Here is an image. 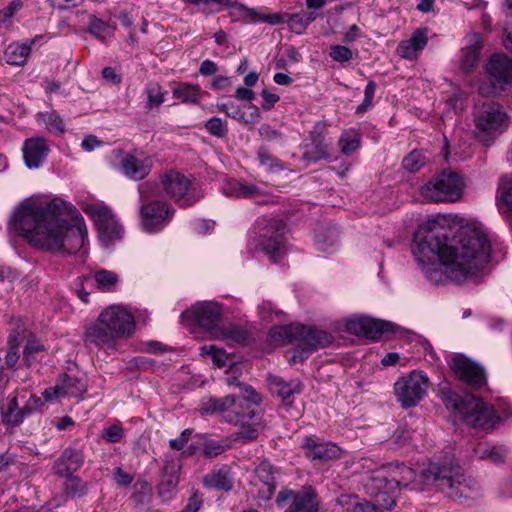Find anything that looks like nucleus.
Returning a JSON list of instances; mask_svg holds the SVG:
<instances>
[{
	"label": "nucleus",
	"instance_id": "obj_1",
	"mask_svg": "<svg viewBox=\"0 0 512 512\" xmlns=\"http://www.w3.org/2000/svg\"><path fill=\"white\" fill-rule=\"evenodd\" d=\"M413 256L427 280L445 285L476 279L487 267L491 244L477 229H451L428 221L419 226L411 244Z\"/></svg>",
	"mask_w": 512,
	"mask_h": 512
},
{
	"label": "nucleus",
	"instance_id": "obj_2",
	"mask_svg": "<svg viewBox=\"0 0 512 512\" xmlns=\"http://www.w3.org/2000/svg\"><path fill=\"white\" fill-rule=\"evenodd\" d=\"M10 224L30 245L62 255L84 249L88 234L81 213L60 197L24 200Z\"/></svg>",
	"mask_w": 512,
	"mask_h": 512
},
{
	"label": "nucleus",
	"instance_id": "obj_3",
	"mask_svg": "<svg viewBox=\"0 0 512 512\" xmlns=\"http://www.w3.org/2000/svg\"><path fill=\"white\" fill-rule=\"evenodd\" d=\"M270 336L274 340L295 343L299 346L290 358V362L294 364L302 363L318 348L326 347L333 342V337L328 332L300 324L274 328Z\"/></svg>",
	"mask_w": 512,
	"mask_h": 512
},
{
	"label": "nucleus",
	"instance_id": "obj_4",
	"mask_svg": "<svg viewBox=\"0 0 512 512\" xmlns=\"http://www.w3.org/2000/svg\"><path fill=\"white\" fill-rule=\"evenodd\" d=\"M241 394L233 408V414L226 416V422L241 426L239 431L232 433L229 437L234 445H247L258 437V431L249 422L258 424L261 398L251 386H244Z\"/></svg>",
	"mask_w": 512,
	"mask_h": 512
},
{
	"label": "nucleus",
	"instance_id": "obj_5",
	"mask_svg": "<svg viewBox=\"0 0 512 512\" xmlns=\"http://www.w3.org/2000/svg\"><path fill=\"white\" fill-rule=\"evenodd\" d=\"M139 199L141 202L140 216L143 230L149 233L162 230L170 221L173 211L167 203L154 200L158 188L151 182H143L138 186Z\"/></svg>",
	"mask_w": 512,
	"mask_h": 512
},
{
	"label": "nucleus",
	"instance_id": "obj_6",
	"mask_svg": "<svg viewBox=\"0 0 512 512\" xmlns=\"http://www.w3.org/2000/svg\"><path fill=\"white\" fill-rule=\"evenodd\" d=\"M421 476L427 484H436L441 489H448V494L452 498L461 497L467 488L462 468L454 464L453 459L441 463L431 462L426 469L422 470Z\"/></svg>",
	"mask_w": 512,
	"mask_h": 512
},
{
	"label": "nucleus",
	"instance_id": "obj_7",
	"mask_svg": "<svg viewBox=\"0 0 512 512\" xmlns=\"http://www.w3.org/2000/svg\"><path fill=\"white\" fill-rule=\"evenodd\" d=\"M368 477V490L371 494L379 487L396 499V492L408 487L416 478L415 471L404 464H387L373 471Z\"/></svg>",
	"mask_w": 512,
	"mask_h": 512
},
{
	"label": "nucleus",
	"instance_id": "obj_8",
	"mask_svg": "<svg viewBox=\"0 0 512 512\" xmlns=\"http://www.w3.org/2000/svg\"><path fill=\"white\" fill-rule=\"evenodd\" d=\"M464 189V180L456 172L443 171L425 183L420 193L428 202L453 203L458 201Z\"/></svg>",
	"mask_w": 512,
	"mask_h": 512
},
{
	"label": "nucleus",
	"instance_id": "obj_9",
	"mask_svg": "<svg viewBox=\"0 0 512 512\" xmlns=\"http://www.w3.org/2000/svg\"><path fill=\"white\" fill-rule=\"evenodd\" d=\"M474 124L477 139L488 145L508 128L509 118L499 105L485 103L475 112Z\"/></svg>",
	"mask_w": 512,
	"mask_h": 512
},
{
	"label": "nucleus",
	"instance_id": "obj_10",
	"mask_svg": "<svg viewBox=\"0 0 512 512\" xmlns=\"http://www.w3.org/2000/svg\"><path fill=\"white\" fill-rule=\"evenodd\" d=\"M260 245L273 262L280 260L286 251L285 223L276 217H262L257 221Z\"/></svg>",
	"mask_w": 512,
	"mask_h": 512
},
{
	"label": "nucleus",
	"instance_id": "obj_11",
	"mask_svg": "<svg viewBox=\"0 0 512 512\" xmlns=\"http://www.w3.org/2000/svg\"><path fill=\"white\" fill-rule=\"evenodd\" d=\"M165 193L179 206L188 207L199 201L202 194L191 185L190 179L177 171H169L161 178Z\"/></svg>",
	"mask_w": 512,
	"mask_h": 512
},
{
	"label": "nucleus",
	"instance_id": "obj_12",
	"mask_svg": "<svg viewBox=\"0 0 512 512\" xmlns=\"http://www.w3.org/2000/svg\"><path fill=\"white\" fill-rule=\"evenodd\" d=\"M428 385V377L422 371L413 370L396 381L394 392L404 408L414 407L426 395Z\"/></svg>",
	"mask_w": 512,
	"mask_h": 512
},
{
	"label": "nucleus",
	"instance_id": "obj_13",
	"mask_svg": "<svg viewBox=\"0 0 512 512\" xmlns=\"http://www.w3.org/2000/svg\"><path fill=\"white\" fill-rule=\"evenodd\" d=\"M490 86L480 85L479 92L484 96L496 95L504 86L512 84V60L504 54L493 55L486 65Z\"/></svg>",
	"mask_w": 512,
	"mask_h": 512
},
{
	"label": "nucleus",
	"instance_id": "obj_14",
	"mask_svg": "<svg viewBox=\"0 0 512 512\" xmlns=\"http://www.w3.org/2000/svg\"><path fill=\"white\" fill-rule=\"evenodd\" d=\"M461 418L467 425L484 431L493 430L503 421L493 406L475 396L469 398L468 406Z\"/></svg>",
	"mask_w": 512,
	"mask_h": 512
},
{
	"label": "nucleus",
	"instance_id": "obj_15",
	"mask_svg": "<svg viewBox=\"0 0 512 512\" xmlns=\"http://www.w3.org/2000/svg\"><path fill=\"white\" fill-rule=\"evenodd\" d=\"M222 317V307L214 301H203L193 305L181 314L182 321H193L196 325L209 332L212 336Z\"/></svg>",
	"mask_w": 512,
	"mask_h": 512
},
{
	"label": "nucleus",
	"instance_id": "obj_16",
	"mask_svg": "<svg viewBox=\"0 0 512 512\" xmlns=\"http://www.w3.org/2000/svg\"><path fill=\"white\" fill-rule=\"evenodd\" d=\"M84 211L93 219L99 232L100 240L105 245L121 238L123 228L109 208L97 204H90L85 207Z\"/></svg>",
	"mask_w": 512,
	"mask_h": 512
},
{
	"label": "nucleus",
	"instance_id": "obj_17",
	"mask_svg": "<svg viewBox=\"0 0 512 512\" xmlns=\"http://www.w3.org/2000/svg\"><path fill=\"white\" fill-rule=\"evenodd\" d=\"M450 366L456 376L473 390L481 389L487 383L484 368L462 354L454 356Z\"/></svg>",
	"mask_w": 512,
	"mask_h": 512
},
{
	"label": "nucleus",
	"instance_id": "obj_18",
	"mask_svg": "<svg viewBox=\"0 0 512 512\" xmlns=\"http://www.w3.org/2000/svg\"><path fill=\"white\" fill-rule=\"evenodd\" d=\"M395 325L388 321L377 320L367 316L350 318L345 323V329L350 334L376 340L385 333H393Z\"/></svg>",
	"mask_w": 512,
	"mask_h": 512
},
{
	"label": "nucleus",
	"instance_id": "obj_19",
	"mask_svg": "<svg viewBox=\"0 0 512 512\" xmlns=\"http://www.w3.org/2000/svg\"><path fill=\"white\" fill-rule=\"evenodd\" d=\"M102 319L108 325V330L120 338H128L135 331L133 315L123 306L111 305L100 313Z\"/></svg>",
	"mask_w": 512,
	"mask_h": 512
},
{
	"label": "nucleus",
	"instance_id": "obj_20",
	"mask_svg": "<svg viewBox=\"0 0 512 512\" xmlns=\"http://www.w3.org/2000/svg\"><path fill=\"white\" fill-rule=\"evenodd\" d=\"M118 338L108 330L105 320L99 314L95 322L87 326L84 333L86 345H94L98 348L114 349Z\"/></svg>",
	"mask_w": 512,
	"mask_h": 512
},
{
	"label": "nucleus",
	"instance_id": "obj_21",
	"mask_svg": "<svg viewBox=\"0 0 512 512\" xmlns=\"http://www.w3.org/2000/svg\"><path fill=\"white\" fill-rule=\"evenodd\" d=\"M121 172L128 178L139 181L144 179L151 171L152 159L142 152H133L125 155L120 162Z\"/></svg>",
	"mask_w": 512,
	"mask_h": 512
},
{
	"label": "nucleus",
	"instance_id": "obj_22",
	"mask_svg": "<svg viewBox=\"0 0 512 512\" xmlns=\"http://www.w3.org/2000/svg\"><path fill=\"white\" fill-rule=\"evenodd\" d=\"M86 390L85 384L77 377L64 374L59 378L56 385L43 392L46 401L62 397H78Z\"/></svg>",
	"mask_w": 512,
	"mask_h": 512
},
{
	"label": "nucleus",
	"instance_id": "obj_23",
	"mask_svg": "<svg viewBox=\"0 0 512 512\" xmlns=\"http://www.w3.org/2000/svg\"><path fill=\"white\" fill-rule=\"evenodd\" d=\"M368 477L365 479L363 487L365 493L374 499V502L366 499H359L357 512H383L384 510H392L396 506V500L387 492H383L379 487L371 494L368 490Z\"/></svg>",
	"mask_w": 512,
	"mask_h": 512
},
{
	"label": "nucleus",
	"instance_id": "obj_24",
	"mask_svg": "<svg viewBox=\"0 0 512 512\" xmlns=\"http://www.w3.org/2000/svg\"><path fill=\"white\" fill-rule=\"evenodd\" d=\"M428 43V28H417L410 38L402 40L397 48L396 53L399 57L406 60H415L420 52Z\"/></svg>",
	"mask_w": 512,
	"mask_h": 512
},
{
	"label": "nucleus",
	"instance_id": "obj_25",
	"mask_svg": "<svg viewBox=\"0 0 512 512\" xmlns=\"http://www.w3.org/2000/svg\"><path fill=\"white\" fill-rule=\"evenodd\" d=\"M269 389L272 394L281 399L283 404L291 406L294 402V395L300 394L304 389V385L299 379L285 381L279 376H270Z\"/></svg>",
	"mask_w": 512,
	"mask_h": 512
},
{
	"label": "nucleus",
	"instance_id": "obj_26",
	"mask_svg": "<svg viewBox=\"0 0 512 512\" xmlns=\"http://www.w3.org/2000/svg\"><path fill=\"white\" fill-rule=\"evenodd\" d=\"M23 158L29 169L39 168L49 153V147L44 138L36 137L27 139L24 142Z\"/></svg>",
	"mask_w": 512,
	"mask_h": 512
},
{
	"label": "nucleus",
	"instance_id": "obj_27",
	"mask_svg": "<svg viewBox=\"0 0 512 512\" xmlns=\"http://www.w3.org/2000/svg\"><path fill=\"white\" fill-rule=\"evenodd\" d=\"M222 193L227 197L254 198L263 195V189L245 179H228L222 185Z\"/></svg>",
	"mask_w": 512,
	"mask_h": 512
},
{
	"label": "nucleus",
	"instance_id": "obj_28",
	"mask_svg": "<svg viewBox=\"0 0 512 512\" xmlns=\"http://www.w3.org/2000/svg\"><path fill=\"white\" fill-rule=\"evenodd\" d=\"M238 397L239 396L227 395L222 398H204L200 402L199 411L201 415L220 412L223 414V418L226 421V416L233 414V408H235Z\"/></svg>",
	"mask_w": 512,
	"mask_h": 512
},
{
	"label": "nucleus",
	"instance_id": "obj_29",
	"mask_svg": "<svg viewBox=\"0 0 512 512\" xmlns=\"http://www.w3.org/2000/svg\"><path fill=\"white\" fill-rule=\"evenodd\" d=\"M202 483L207 489L229 492L234 486L231 469L226 465L214 469L203 477Z\"/></svg>",
	"mask_w": 512,
	"mask_h": 512
},
{
	"label": "nucleus",
	"instance_id": "obj_30",
	"mask_svg": "<svg viewBox=\"0 0 512 512\" xmlns=\"http://www.w3.org/2000/svg\"><path fill=\"white\" fill-rule=\"evenodd\" d=\"M311 145L303 154V159L311 162L331 160L330 145L324 142V135L317 126L310 132Z\"/></svg>",
	"mask_w": 512,
	"mask_h": 512
},
{
	"label": "nucleus",
	"instance_id": "obj_31",
	"mask_svg": "<svg viewBox=\"0 0 512 512\" xmlns=\"http://www.w3.org/2000/svg\"><path fill=\"white\" fill-rule=\"evenodd\" d=\"M83 461L81 450H65L55 461L53 468L57 475L64 477L76 472L82 466Z\"/></svg>",
	"mask_w": 512,
	"mask_h": 512
},
{
	"label": "nucleus",
	"instance_id": "obj_32",
	"mask_svg": "<svg viewBox=\"0 0 512 512\" xmlns=\"http://www.w3.org/2000/svg\"><path fill=\"white\" fill-rule=\"evenodd\" d=\"M482 49V37L473 33L468 38L467 45L462 49L460 65L465 72H470L477 65Z\"/></svg>",
	"mask_w": 512,
	"mask_h": 512
},
{
	"label": "nucleus",
	"instance_id": "obj_33",
	"mask_svg": "<svg viewBox=\"0 0 512 512\" xmlns=\"http://www.w3.org/2000/svg\"><path fill=\"white\" fill-rule=\"evenodd\" d=\"M40 37L41 36H39V38ZM37 38L38 36L31 41H26L23 43H10L4 51V59L6 63L12 66H23L30 56L32 45L35 44Z\"/></svg>",
	"mask_w": 512,
	"mask_h": 512
},
{
	"label": "nucleus",
	"instance_id": "obj_34",
	"mask_svg": "<svg viewBox=\"0 0 512 512\" xmlns=\"http://www.w3.org/2000/svg\"><path fill=\"white\" fill-rule=\"evenodd\" d=\"M257 478L263 483L259 490V498L268 500L274 494L276 482L274 478V468L268 461H262L255 469Z\"/></svg>",
	"mask_w": 512,
	"mask_h": 512
},
{
	"label": "nucleus",
	"instance_id": "obj_35",
	"mask_svg": "<svg viewBox=\"0 0 512 512\" xmlns=\"http://www.w3.org/2000/svg\"><path fill=\"white\" fill-rule=\"evenodd\" d=\"M339 231L335 226H321L315 234V244L318 250L332 253L338 247Z\"/></svg>",
	"mask_w": 512,
	"mask_h": 512
},
{
	"label": "nucleus",
	"instance_id": "obj_36",
	"mask_svg": "<svg viewBox=\"0 0 512 512\" xmlns=\"http://www.w3.org/2000/svg\"><path fill=\"white\" fill-rule=\"evenodd\" d=\"M2 422L8 426L15 427L20 425L25 416L19 406L18 396L10 395L1 407Z\"/></svg>",
	"mask_w": 512,
	"mask_h": 512
},
{
	"label": "nucleus",
	"instance_id": "obj_37",
	"mask_svg": "<svg viewBox=\"0 0 512 512\" xmlns=\"http://www.w3.org/2000/svg\"><path fill=\"white\" fill-rule=\"evenodd\" d=\"M177 472L178 469H176L175 467L169 468L168 466H166L164 468V473L158 485V494L165 502L172 499L173 495L177 490V486L179 483V477L177 475Z\"/></svg>",
	"mask_w": 512,
	"mask_h": 512
},
{
	"label": "nucleus",
	"instance_id": "obj_38",
	"mask_svg": "<svg viewBox=\"0 0 512 512\" xmlns=\"http://www.w3.org/2000/svg\"><path fill=\"white\" fill-rule=\"evenodd\" d=\"M213 337L222 340L229 345H243L248 341L246 330L238 325H229L215 330Z\"/></svg>",
	"mask_w": 512,
	"mask_h": 512
},
{
	"label": "nucleus",
	"instance_id": "obj_39",
	"mask_svg": "<svg viewBox=\"0 0 512 512\" xmlns=\"http://www.w3.org/2000/svg\"><path fill=\"white\" fill-rule=\"evenodd\" d=\"M362 141V134L356 128L345 129L339 139L338 146L340 151L345 156H350L360 149Z\"/></svg>",
	"mask_w": 512,
	"mask_h": 512
},
{
	"label": "nucleus",
	"instance_id": "obj_40",
	"mask_svg": "<svg viewBox=\"0 0 512 512\" xmlns=\"http://www.w3.org/2000/svg\"><path fill=\"white\" fill-rule=\"evenodd\" d=\"M441 399L448 410H451L456 415L462 417L467 406L468 400L471 396L462 397L450 388H442L440 390Z\"/></svg>",
	"mask_w": 512,
	"mask_h": 512
},
{
	"label": "nucleus",
	"instance_id": "obj_41",
	"mask_svg": "<svg viewBox=\"0 0 512 512\" xmlns=\"http://www.w3.org/2000/svg\"><path fill=\"white\" fill-rule=\"evenodd\" d=\"M175 98L181 99L183 102L197 104L202 98L199 85L189 83H180L172 91Z\"/></svg>",
	"mask_w": 512,
	"mask_h": 512
},
{
	"label": "nucleus",
	"instance_id": "obj_42",
	"mask_svg": "<svg viewBox=\"0 0 512 512\" xmlns=\"http://www.w3.org/2000/svg\"><path fill=\"white\" fill-rule=\"evenodd\" d=\"M87 31L100 41L105 42L107 37L113 35L114 28L96 16L91 15Z\"/></svg>",
	"mask_w": 512,
	"mask_h": 512
},
{
	"label": "nucleus",
	"instance_id": "obj_43",
	"mask_svg": "<svg viewBox=\"0 0 512 512\" xmlns=\"http://www.w3.org/2000/svg\"><path fill=\"white\" fill-rule=\"evenodd\" d=\"M63 483V494L67 498H75L83 496L87 491V484L84 483L79 477L68 475Z\"/></svg>",
	"mask_w": 512,
	"mask_h": 512
},
{
	"label": "nucleus",
	"instance_id": "obj_44",
	"mask_svg": "<svg viewBox=\"0 0 512 512\" xmlns=\"http://www.w3.org/2000/svg\"><path fill=\"white\" fill-rule=\"evenodd\" d=\"M428 158L422 151L413 150L402 161V166L408 172H417L426 165Z\"/></svg>",
	"mask_w": 512,
	"mask_h": 512
},
{
	"label": "nucleus",
	"instance_id": "obj_45",
	"mask_svg": "<svg viewBox=\"0 0 512 512\" xmlns=\"http://www.w3.org/2000/svg\"><path fill=\"white\" fill-rule=\"evenodd\" d=\"M147 95L146 108L153 109L159 107L164 102L165 92L158 83H149L145 88Z\"/></svg>",
	"mask_w": 512,
	"mask_h": 512
},
{
	"label": "nucleus",
	"instance_id": "obj_46",
	"mask_svg": "<svg viewBox=\"0 0 512 512\" xmlns=\"http://www.w3.org/2000/svg\"><path fill=\"white\" fill-rule=\"evenodd\" d=\"M229 9L234 10L230 13V16L235 19L248 18L253 22H262L263 14L253 8H249L244 4L237 2V0H235V5H231Z\"/></svg>",
	"mask_w": 512,
	"mask_h": 512
},
{
	"label": "nucleus",
	"instance_id": "obj_47",
	"mask_svg": "<svg viewBox=\"0 0 512 512\" xmlns=\"http://www.w3.org/2000/svg\"><path fill=\"white\" fill-rule=\"evenodd\" d=\"M100 436L107 444L119 443L124 437V429L120 423L109 424L103 427Z\"/></svg>",
	"mask_w": 512,
	"mask_h": 512
},
{
	"label": "nucleus",
	"instance_id": "obj_48",
	"mask_svg": "<svg viewBox=\"0 0 512 512\" xmlns=\"http://www.w3.org/2000/svg\"><path fill=\"white\" fill-rule=\"evenodd\" d=\"M23 6L21 0H13L8 6L0 10V30L3 28H10L13 24L12 17Z\"/></svg>",
	"mask_w": 512,
	"mask_h": 512
},
{
	"label": "nucleus",
	"instance_id": "obj_49",
	"mask_svg": "<svg viewBox=\"0 0 512 512\" xmlns=\"http://www.w3.org/2000/svg\"><path fill=\"white\" fill-rule=\"evenodd\" d=\"M39 118L42 120V123L48 131L54 134H62L64 132V123L58 114L54 112L40 113Z\"/></svg>",
	"mask_w": 512,
	"mask_h": 512
},
{
	"label": "nucleus",
	"instance_id": "obj_50",
	"mask_svg": "<svg viewBox=\"0 0 512 512\" xmlns=\"http://www.w3.org/2000/svg\"><path fill=\"white\" fill-rule=\"evenodd\" d=\"M201 355H209L217 368L226 366L227 354L223 349L217 348L215 345H203L200 347Z\"/></svg>",
	"mask_w": 512,
	"mask_h": 512
},
{
	"label": "nucleus",
	"instance_id": "obj_51",
	"mask_svg": "<svg viewBox=\"0 0 512 512\" xmlns=\"http://www.w3.org/2000/svg\"><path fill=\"white\" fill-rule=\"evenodd\" d=\"M257 158L261 166L265 167L268 171L273 172L283 168L282 162L271 155L266 148L261 147L257 152Z\"/></svg>",
	"mask_w": 512,
	"mask_h": 512
},
{
	"label": "nucleus",
	"instance_id": "obj_52",
	"mask_svg": "<svg viewBox=\"0 0 512 512\" xmlns=\"http://www.w3.org/2000/svg\"><path fill=\"white\" fill-rule=\"evenodd\" d=\"M97 287L102 291H109L118 281V276L108 270L97 271L94 275Z\"/></svg>",
	"mask_w": 512,
	"mask_h": 512
},
{
	"label": "nucleus",
	"instance_id": "obj_53",
	"mask_svg": "<svg viewBox=\"0 0 512 512\" xmlns=\"http://www.w3.org/2000/svg\"><path fill=\"white\" fill-rule=\"evenodd\" d=\"M478 459L494 465H501L506 460L505 450H474Z\"/></svg>",
	"mask_w": 512,
	"mask_h": 512
},
{
	"label": "nucleus",
	"instance_id": "obj_54",
	"mask_svg": "<svg viewBox=\"0 0 512 512\" xmlns=\"http://www.w3.org/2000/svg\"><path fill=\"white\" fill-rule=\"evenodd\" d=\"M208 133L217 138H223L228 133L227 123L219 117H212L205 123Z\"/></svg>",
	"mask_w": 512,
	"mask_h": 512
},
{
	"label": "nucleus",
	"instance_id": "obj_55",
	"mask_svg": "<svg viewBox=\"0 0 512 512\" xmlns=\"http://www.w3.org/2000/svg\"><path fill=\"white\" fill-rule=\"evenodd\" d=\"M44 350V346L35 339L27 341L23 350V361L27 367H30L36 360L35 355Z\"/></svg>",
	"mask_w": 512,
	"mask_h": 512
},
{
	"label": "nucleus",
	"instance_id": "obj_56",
	"mask_svg": "<svg viewBox=\"0 0 512 512\" xmlns=\"http://www.w3.org/2000/svg\"><path fill=\"white\" fill-rule=\"evenodd\" d=\"M258 312L264 321L281 320L283 314L280 310L276 309L274 304L270 301H264L259 305Z\"/></svg>",
	"mask_w": 512,
	"mask_h": 512
},
{
	"label": "nucleus",
	"instance_id": "obj_57",
	"mask_svg": "<svg viewBox=\"0 0 512 512\" xmlns=\"http://www.w3.org/2000/svg\"><path fill=\"white\" fill-rule=\"evenodd\" d=\"M285 23L296 34H302L308 27L302 12L285 15Z\"/></svg>",
	"mask_w": 512,
	"mask_h": 512
},
{
	"label": "nucleus",
	"instance_id": "obj_58",
	"mask_svg": "<svg viewBox=\"0 0 512 512\" xmlns=\"http://www.w3.org/2000/svg\"><path fill=\"white\" fill-rule=\"evenodd\" d=\"M329 56L336 62H348L352 59V51L343 45H332L330 47Z\"/></svg>",
	"mask_w": 512,
	"mask_h": 512
},
{
	"label": "nucleus",
	"instance_id": "obj_59",
	"mask_svg": "<svg viewBox=\"0 0 512 512\" xmlns=\"http://www.w3.org/2000/svg\"><path fill=\"white\" fill-rule=\"evenodd\" d=\"M339 450H307L306 457L314 462L324 463L327 460L338 458Z\"/></svg>",
	"mask_w": 512,
	"mask_h": 512
},
{
	"label": "nucleus",
	"instance_id": "obj_60",
	"mask_svg": "<svg viewBox=\"0 0 512 512\" xmlns=\"http://www.w3.org/2000/svg\"><path fill=\"white\" fill-rule=\"evenodd\" d=\"M216 107L218 111L225 113L228 117L240 121L243 120L247 123V120H245L244 112L234 103H217Z\"/></svg>",
	"mask_w": 512,
	"mask_h": 512
},
{
	"label": "nucleus",
	"instance_id": "obj_61",
	"mask_svg": "<svg viewBox=\"0 0 512 512\" xmlns=\"http://www.w3.org/2000/svg\"><path fill=\"white\" fill-rule=\"evenodd\" d=\"M259 135L268 142L282 143L283 135L280 131L274 129L269 124H263L259 128Z\"/></svg>",
	"mask_w": 512,
	"mask_h": 512
},
{
	"label": "nucleus",
	"instance_id": "obj_62",
	"mask_svg": "<svg viewBox=\"0 0 512 512\" xmlns=\"http://www.w3.org/2000/svg\"><path fill=\"white\" fill-rule=\"evenodd\" d=\"M359 499L357 495L341 494L336 502L346 511L357 512Z\"/></svg>",
	"mask_w": 512,
	"mask_h": 512
},
{
	"label": "nucleus",
	"instance_id": "obj_63",
	"mask_svg": "<svg viewBox=\"0 0 512 512\" xmlns=\"http://www.w3.org/2000/svg\"><path fill=\"white\" fill-rule=\"evenodd\" d=\"M203 505V494L199 491H193L185 507L180 512H198Z\"/></svg>",
	"mask_w": 512,
	"mask_h": 512
},
{
	"label": "nucleus",
	"instance_id": "obj_64",
	"mask_svg": "<svg viewBox=\"0 0 512 512\" xmlns=\"http://www.w3.org/2000/svg\"><path fill=\"white\" fill-rule=\"evenodd\" d=\"M42 402L41 399L37 396L30 394L28 399L25 401V404L21 407L22 413L25 418L30 416L33 412H35L40 406Z\"/></svg>",
	"mask_w": 512,
	"mask_h": 512
}]
</instances>
